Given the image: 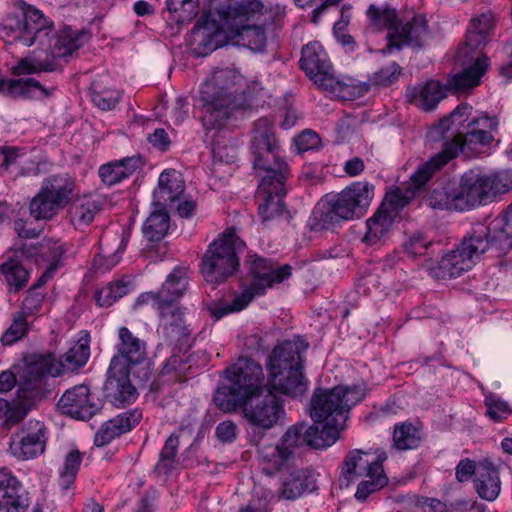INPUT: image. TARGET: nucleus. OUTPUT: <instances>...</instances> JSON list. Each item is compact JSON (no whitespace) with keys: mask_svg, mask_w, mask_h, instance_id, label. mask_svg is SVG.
<instances>
[{"mask_svg":"<svg viewBox=\"0 0 512 512\" xmlns=\"http://www.w3.org/2000/svg\"><path fill=\"white\" fill-rule=\"evenodd\" d=\"M262 8L259 0H211L209 11L191 31L193 54L205 57L223 46L228 38L236 39L252 51H263L267 42L264 27L247 24Z\"/></svg>","mask_w":512,"mask_h":512,"instance_id":"1","label":"nucleus"},{"mask_svg":"<svg viewBox=\"0 0 512 512\" xmlns=\"http://www.w3.org/2000/svg\"><path fill=\"white\" fill-rule=\"evenodd\" d=\"M367 394V385L359 382L349 385H339L332 389L318 388L311 399L310 416L321 432L329 436L335 432V442L339 439L348 412L360 403Z\"/></svg>","mask_w":512,"mask_h":512,"instance_id":"2","label":"nucleus"},{"mask_svg":"<svg viewBox=\"0 0 512 512\" xmlns=\"http://www.w3.org/2000/svg\"><path fill=\"white\" fill-rule=\"evenodd\" d=\"M223 374L228 383L218 387L213 400L216 407L225 413L237 411L241 404L261 396L265 390L263 369L251 358L240 357Z\"/></svg>","mask_w":512,"mask_h":512,"instance_id":"3","label":"nucleus"},{"mask_svg":"<svg viewBox=\"0 0 512 512\" xmlns=\"http://www.w3.org/2000/svg\"><path fill=\"white\" fill-rule=\"evenodd\" d=\"M250 284L243 292L236 296L229 304L213 310V315L219 319L228 313L244 309L256 296L264 295L269 288L282 283L292 275L289 264L280 265L272 258L249 253L244 260Z\"/></svg>","mask_w":512,"mask_h":512,"instance_id":"4","label":"nucleus"},{"mask_svg":"<svg viewBox=\"0 0 512 512\" xmlns=\"http://www.w3.org/2000/svg\"><path fill=\"white\" fill-rule=\"evenodd\" d=\"M241 76L234 69L224 68L213 72L201 85V121L206 130L220 129L230 118L236 107L235 85Z\"/></svg>","mask_w":512,"mask_h":512,"instance_id":"5","label":"nucleus"},{"mask_svg":"<svg viewBox=\"0 0 512 512\" xmlns=\"http://www.w3.org/2000/svg\"><path fill=\"white\" fill-rule=\"evenodd\" d=\"M251 151L254 169L261 177L260 186L267 188L273 185L278 193L281 192L290 177V168L266 119H259L254 124Z\"/></svg>","mask_w":512,"mask_h":512,"instance_id":"6","label":"nucleus"},{"mask_svg":"<svg viewBox=\"0 0 512 512\" xmlns=\"http://www.w3.org/2000/svg\"><path fill=\"white\" fill-rule=\"evenodd\" d=\"M89 356V343L84 339L75 343L59 361L51 354L41 355L25 367L19 382V391L24 397L34 398L41 393L46 375L55 377L64 372H73L84 366Z\"/></svg>","mask_w":512,"mask_h":512,"instance_id":"7","label":"nucleus"},{"mask_svg":"<svg viewBox=\"0 0 512 512\" xmlns=\"http://www.w3.org/2000/svg\"><path fill=\"white\" fill-rule=\"evenodd\" d=\"M12 5L21 14L8 13L1 19L0 38L27 47L35 42L43 45V38H47L51 32L44 14L24 0H14Z\"/></svg>","mask_w":512,"mask_h":512,"instance_id":"8","label":"nucleus"},{"mask_svg":"<svg viewBox=\"0 0 512 512\" xmlns=\"http://www.w3.org/2000/svg\"><path fill=\"white\" fill-rule=\"evenodd\" d=\"M77 192V184L68 174L51 175L30 200L29 215L36 221H51L70 205Z\"/></svg>","mask_w":512,"mask_h":512,"instance_id":"9","label":"nucleus"},{"mask_svg":"<svg viewBox=\"0 0 512 512\" xmlns=\"http://www.w3.org/2000/svg\"><path fill=\"white\" fill-rule=\"evenodd\" d=\"M483 231L477 225L473 227L455 249L444 255L437 265L429 268L430 276L438 280L452 279L472 269L480 256L492 249Z\"/></svg>","mask_w":512,"mask_h":512,"instance_id":"10","label":"nucleus"},{"mask_svg":"<svg viewBox=\"0 0 512 512\" xmlns=\"http://www.w3.org/2000/svg\"><path fill=\"white\" fill-rule=\"evenodd\" d=\"M244 247L245 243L232 232L214 240L201 259L200 273L204 280L218 285L234 275L240 266L237 254Z\"/></svg>","mask_w":512,"mask_h":512,"instance_id":"11","label":"nucleus"},{"mask_svg":"<svg viewBox=\"0 0 512 512\" xmlns=\"http://www.w3.org/2000/svg\"><path fill=\"white\" fill-rule=\"evenodd\" d=\"M51 30L49 36L44 39L45 46L48 44V53L45 59L39 57H27L21 59L14 67V74H33L39 72H52L57 69V59L67 58L83 45V32L72 30L67 27L58 32L53 30V25L48 21Z\"/></svg>","mask_w":512,"mask_h":512,"instance_id":"12","label":"nucleus"},{"mask_svg":"<svg viewBox=\"0 0 512 512\" xmlns=\"http://www.w3.org/2000/svg\"><path fill=\"white\" fill-rule=\"evenodd\" d=\"M374 197V186L367 181H357L331 198L326 210L320 212L322 228L327 223L352 220L362 217L368 210Z\"/></svg>","mask_w":512,"mask_h":512,"instance_id":"13","label":"nucleus"},{"mask_svg":"<svg viewBox=\"0 0 512 512\" xmlns=\"http://www.w3.org/2000/svg\"><path fill=\"white\" fill-rule=\"evenodd\" d=\"M300 67L319 88L332 93L342 90L343 83L335 76L328 55L319 42H310L302 48Z\"/></svg>","mask_w":512,"mask_h":512,"instance_id":"14","label":"nucleus"},{"mask_svg":"<svg viewBox=\"0 0 512 512\" xmlns=\"http://www.w3.org/2000/svg\"><path fill=\"white\" fill-rule=\"evenodd\" d=\"M243 418L252 426L270 430L285 420L283 401L274 393L255 396L241 404Z\"/></svg>","mask_w":512,"mask_h":512,"instance_id":"15","label":"nucleus"},{"mask_svg":"<svg viewBox=\"0 0 512 512\" xmlns=\"http://www.w3.org/2000/svg\"><path fill=\"white\" fill-rule=\"evenodd\" d=\"M130 374L140 382L146 383L151 378V369L147 365L139 371L121 370L117 372L109 366L105 393L109 401L116 407H124L137 399V391L130 381Z\"/></svg>","mask_w":512,"mask_h":512,"instance_id":"16","label":"nucleus"},{"mask_svg":"<svg viewBox=\"0 0 512 512\" xmlns=\"http://www.w3.org/2000/svg\"><path fill=\"white\" fill-rule=\"evenodd\" d=\"M117 354L111 359L110 367L117 372L121 370L139 371L146 365V343L125 326L118 331Z\"/></svg>","mask_w":512,"mask_h":512,"instance_id":"17","label":"nucleus"},{"mask_svg":"<svg viewBox=\"0 0 512 512\" xmlns=\"http://www.w3.org/2000/svg\"><path fill=\"white\" fill-rule=\"evenodd\" d=\"M47 429L37 420H30L20 431L12 434L9 450L19 460L37 457L45 451Z\"/></svg>","mask_w":512,"mask_h":512,"instance_id":"18","label":"nucleus"},{"mask_svg":"<svg viewBox=\"0 0 512 512\" xmlns=\"http://www.w3.org/2000/svg\"><path fill=\"white\" fill-rule=\"evenodd\" d=\"M62 414L79 420H88L102 407L101 400L87 385H76L64 392L58 401Z\"/></svg>","mask_w":512,"mask_h":512,"instance_id":"19","label":"nucleus"},{"mask_svg":"<svg viewBox=\"0 0 512 512\" xmlns=\"http://www.w3.org/2000/svg\"><path fill=\"white\" fill-rule=\"evenodd\" d=\"M279 443L288 448L289 452H291L294 457V450L303 445L315 449L331 446L335 443V433L325 436L321 432L320 426H316L315 424L307 426L304 422H298L285 431Z\"/></svg>","mask_w":512,"mask_h":512,"instance_id":"20","label":"nucleus"},{"mask_svg":"<svg viewBox=\"0 0 512 512\" xmlns=\"http://www.w3.org/2000/svg\"><path fill=\"white\" fill-rule=\"evenodd\" d=\"M429 34L428 22L423 14H414L403 24L398 25L393 32L387 34V50L401 49L403 46L422 48Z\"/></svg>","mask_w":512,"mask_h":512,"instance_id":"21","label":"nucleus"},{"mask_svg":"<svg viewBox=\"0 0 512 512\" xmlns=\"http://www.w3.org/2000/svg\"><path fill=\"white\" fill-rule=\"evenodd\" d=\"M457 60L463 66L461 73L452 76L449 87L456 93L466 92L480 84V79L488 68V58L483 54L470 53L469 56H460V48Z\"/></svg>","mask_w":512,"mask_h":512,"instance_id":"22","label":"nucleus"},{"mask_svg":"<svg viewBox=\"0 0 512 512\" xmlns=\"http://www.w3.org/2000/svg\"><path fill=\"white\" fill-rule=\"evenodd\" d=\"M385 459L386 456L374 458L368 452L358 449L348 452L343 460L338 478L340 488H348L358 479L369 475L375 466H382Z\"/></svg>","mask_w":512,"mask_h":512,"instance_id":"23","label":"nucleus"},{"mask_svg":"<svg viewBox=\"0 0 512 512\" xmlns=\"http://www.w3.org/2000/svg\"><path fill=\"white\" fill-rule=\"evenodd\" d=\"M485 174L474 170L465 172L457 182L459 211L471 210L479 205L489 203L485 185Z\"/></svg>","mask_w":512,"mask_h":512,"instance_id":"24","label":"nucleus"},{"mask_svg":"<svg viewBox=\"0 0 512 512\" xmlns=\"http://www.w3.org/2000/svg\"><path fill=\"white\" fill-rule=\"evenodd\" d=\"M483 228V234L498 255H505L512 249V203L506 211L493 218L487 225H477Z\"/></svg>","mask_w":512,"mask_h":512,"instance_id":"25","label":"nucleus"},{"mask_svg":"<svg viewBox=\"0 0 512 512\" xmlns=\"http://www.w3.org/2000/svg\"><path fill=\"white\" fill-rule=\"evenodd\" d=\"M30 505L28 492L6 469L0 468V512H25Z\"/></svg>","mask_w":512,"mask_h":512,"instance_id":"26","label":"nucleus"},{"mask_svg":"<svg viewBox=\"0 0 512 512\" xmlns=\"http://www.w3.org/2000/svg\"><path fill=\"white\" fill-rule=\"evenodd\" d=\"M308 347V342L300 336L282 342L273 349L269 356V368H303L302 354L306 352Z\"/></svg>","mask_w":512,"mask_h":512,"instance_id":"27","label":"nucleus"},{"mask_svg":"<svg viewBox=\"0 0 512 512\" xmlns=\"http://www.w3.org/2000/svg\"><path fill=\"white\" fill-rule=\"evenodd\" d=\"M269 384L271 389L281 394L298 397L302 396L308 387L303 375V368L273 369L269 368Z\"/></svg>","mask_w":512,"mask_h":512,"instance_id":"28","label":"nucleus"},{"mask_svg":"<svg viewBox=\"0 0 512 512\" xmlns=\"http://www.w3.org/2000/svg\"><path fill=\"white\" fill-rule=\"evenodd\" d=\"M158 313L164 336L171 342H181L192 332L184 312L177 305L159 304Z\"/></svg>","mask_w":512,"mask_h":512,"instance_id":"29","label":"nucleus"},{"mask_svg":"<svg viewBox=\"0 0 512 512\" xmlns=\"http://www.w3.org/2000/svg\"><path fill=\"white\" fill-rule=\"evenodd\" d=\"M142 419V411L139 409L128 410L118 414L105 422L96 433L94 443L96 446H104L115 438L129 432Z\"/></svg>","mask_w":512,"mask_h":512,"instance_id":"30","label":"nucleus"},{"mask_svg":"<svg viewBox=\"0 0 512 512\" xmlns=\"http://www.w3.org/2000/svg\"><path fill=\"white\" fill-rule=\"evenodd\" d=\"M101 210L102 201L99 198L77 194L67 207L66 218L75 229L82 230L94 221Z\"/></svg>","mask_w":512,"mask_h":512,"instance_id":"31","label":"nucleus"},{"mask_svg":"<svg viewBox=\"0 0 512 512\" xmlns=\"http://www.w3.org/2000/svg\"><path fill=\"white\" fill-rule=\"evenodd\" d=\"M493 140V134H489L488 131H479L466 127L462 134L444 142L443 145L450 154L453 153L454 159L457 157L459 152L470 157L478 152L480 148L490 145Z\"/></svg>","mask_w":512,"mask_h":512,"instance_id":"32","label":"nucleus"},{"mask_svg":"<svg viewBox=\"0 0 512 512\" xmlns=\"http://www.w3.org/2000/svg\"><path fill=\"white\" fill-rule=\"evenodd\" d=\"M492 27L493 15L489 11L473 18L465 42L460 47V56H469L470 53L482 54L481 49L487 43Z\"/></svg>","mask_w":512,"mask_h":512,"instance_id":"33","label":"nucleus"},{"mask_svg":"<svg viewBox=\"0 0 512 512\" xmlns=\"http://www.w3.org/2000/svg\"><path fill=\"white\" fill-rule=\"evenodd\" d=\"M185 185L181 174L174 169L164 170L158 179V186L153 192V205L166 208L184 192Z\"/></svg>","mask_w":512,"mask_h":512,"instance_id":"34","label":"nucleus"},{"mask_svg":"<svg viewBox=\"0 0 512 512\" xmlns=\"http://www.w3.org/2000/svg\"><path fill=\"white\" fill-rule=\"evenodd\" d=\"M472 107L468 104L457 106L448 116L444 117L430 131V137L436 141L443 139L444 142L449 141L462 134L459 128L469 119Z\"/></svg>","mask_w":512,"mask_h":512,"instance_id":"35","label":"nucleus"},{"mask_svg":"<svg viewBox=\"0 0 512 512\" xmlns=\"http://www.w3.org/2000/svg\"><path fill=\"white\" fill-rule=\"evenodd\" d=\"M394 211L386 210V206H379L376 212L366 220V231L362 242L373 246L381 243L388 235L394 222Z\"/></svg>","mask_w":512,"mask_h":512,"instance_id":"36","label":"nucleus"},{"mask_svg":"<svg viewBox=\"0 0 512 512\" xmlns=\"http://www.w3.org/2000/svg\"><path fill=\"white\" fill-rule=\"evenodd\" d=\"M406 96L410 103L430 111L445 97V90L438 81L429 80L422 86L409 87Z\"/></svg>","mask_w":512,"mask_h":512,"instance_id":"37","label":"nucleus"},{"mask_svg":"<svg viewBox=\"0 0 512 512\" xmlns=\"http://www.w3.org/2000/svg\"><path fill=\"white\" fill-rule=\"evenodd\" d=\"M262 471L272 476L290 466L294 457L288 448L277 444H266L259 450Z\"/></svg>","mask_w":512,"mask_h":512,"instance_id":"38","label":"nucleus"},{"mask_svg":"<svg viewBox=\"0 0 512 512\" xmlns=\"http://www.w3.org/2000/svg\"><path fill=\"white\" fill-rule=\"evenodd\" d=\"M474 486L482 499L495 500L501 489L498 469L491 462H482L477 469Z\"/></svg>","mask_w":512,"mask_h":512,"instance_id":"39","label":"nucleus"},{"mask_svg":"<svg viewBox=\"0 0 512 512\" xmlns=\"http://www.w3.org/2000/svg\"><path fill=\"white\" fill-rule=\"evenodd\" d=\"M142 161L139 156L124 158L120 161L102 165L99 168V176L103 183L113 186L129 177L136 170L140 169Z\"/></svg>","mask_w":512,"mask_h":512,"instance_id":"40","label":"nucleus"},{"mask_svg":"<svg viewBox=\"0 0 512 512\" xmlns=\"http://www.w3.org/2000/svg\"><path fill=\"white\" fill-rule=\"evenodd\" d=\"M456 197L457 181L448 179L438 182L427 194L426 201L434 209L459 211Z\"/></svg>","mask_w":512,"mask_h":512,"instance_id":"41","label":"nucleus"},{"mask_svg":"<svg viewBox=\"0 0 512 512\" xmlns=\"http://www.w3.org/2000/svg\"><path fill=\"white\" fill-rule=\"evenodd\" d=\"M453 159V153H449L443 145L440 152L432 156L426 162L420 164L411 175L410 183L414 189L423 187L438 171Z\"/></svg>","mask_w":512,"mask_h":512,"instance_id":"42","label":"nucleus"},{"mask_svg":"<svg viewBox=\"0 0 512 512\" xmlns=\"http://www.w3.org/2000/svg\"><path fill=\"white\" fill-rule=\"evenodd\" d=\"M285 184L286 183L283 184V190L279 193L276 191L277 188H274L273 185L267 188L259 185V196L264 194L263 203H260L258 207L263 222L280 217L284 213L285 204L282 198L286 194Z\"/></svg>","mask_w":512,"mask_h":512,"instance_id":"43","label":"nucleus"},{"mask_svg":"<svg viewBox=\"0 0 512 512\" xmlns=\"http://www.w3.org/2000/svg\"><path fill=\"white\" fill-rule=\"evenodd\" d=\"M153 206L154 210L146 219L142 231L148 241L159 242L166 236L168 232L170 217L165 207L160 205Z\"/></svg>","mask_w":512,"mask_h":512,"instance_id":"44","label":"nucleus"},{"mask_svg":"<svg viewBox=\"0 0 512 512\" xmlns=\"http://www.w3.org/2000/svg\"><path fill=\"white\" fill-rule=\"evenodd\" d=\"M187 286V276L180 270H174L158 291L159 304L176 305L175 302L182 297Z\"/></svg>","mask_w":512,"mask_h":512,"instance_id":"45","label":"nucleus"},{"mask_svg":"<svg viewBox=\"0 0 512 512\" xmlns=\"http://www.w3.org/2000/svg\"><path fill=\"white\" fill-rule=\"evenodd\" d=\"M0 270L10 292H18L27 285L29 272L18 260L10 259L4 262Z\"/></svg>","mask_w":512,"mask_h":512,"instance_id":"46","label":"nucleus"},{"mask_svg":"<svg viewBox=\"0 0 512 512\" xmlns=\"http://www.w3.org/2000/svg\"><path fill=\"white\" fill-rule=\"evenodd\" d=\"M367 15L370 20V27L375 31L387 29L390 33L399 25L397 11L389 7L380 8L376 5H370Z\"/></svg>","mask_w":512,"mask_h":512,"instance_id":"47","label":"nucleus"},{"mask_svg":"<svg viewBox=\"0 0 512 512\" xmlns=\"http://www.w3.org/2000/svg\"><path fill=\"white\" fill-rule=\"evenodd\" d=\"M308 474L303 469H295L289 473L281 491V498L295 500L308 490Z\"/></svg>","mask_w":512,"mask_h":512,"instance_id":"48","label":"nucleus"},{"mask_svg":"<svg viewBox=\"0 0 512 512\" xmlns=\"http://www.w3.org/2000/svg\"><path fill=\"white\" fill-rule=\"evenodd\" d=\"M365 480L361 481L355 493L358 501H365L370 494L382 489L388 483V478L384 473L383 465L375 466L369 475L365 476Z\"/></svg>","mask_w":512,"mask_h":512,"instance_id":"49","label":"nucleus"},{"mask_svg":"<svg viewBox=\"0 0 512 512\" xmlns=\"http://www.w3.org/2000/svg\"><path fill=\"white\" fill-rule=\"evenodd\" d=\"M91 100L101 110H112L119 103L120 92L106 87L101 81H94L91 84Z\"/></svg>","mask_w":512,"mask_h":512,"instance_id":"50","label":"nucleus"},{"mask_svg":"<svg viewBox=\"0 0 512 512\" xmlns=\"http://www.w3.org/2000/svg\"><path fill=\"white\" fill-rule=\"evenodd\" d=\"M82 454L77 449H72L64 459L63 467L59 472L58 484L62 490H67L74 484L80 465Z\"/></svg>","mask_w":512,"mask_h":512,"instance_id":"51","label":"nucleus"},{"mask_svg":"<svg viewBox=\"0 0 512 512\" xmlns=\"http://www.w3.org/2000/svg\"><path fill=\"white\" fill-rule=\"evenodd\" d=\"M179 447V437L171 434L164 443L160 452L159 460L155 466V471L164 475L169 474L178 464L177 450Z\"/></svg>","mask_w":512,"mask_h":512,"instance_id":"52","label":"nucleus"},{"mask_svg":"<svg viewBox=\"0 0 512 512\" xmlns=\"http://www.w3.org/2000/svg\"><path fill=\"white\" fill-rule=\"evenodd\" d=\"M393 442L399 450L416 449L421 443L420 431L411 423L396 425L393 431Z\"/></svg>","mask_w":512,"mask_h":512,"instance_id":"53","label":"nucleus"},{"mask_svg":"<svg viewBox=\"0 0 512 512\" xmlns=\"http://www.w3.org/2000/svg\"><path fill=\"white\" fill-rule=\"evenodd\" d=\"M485 181L489 202H492L498 195L508 193L512 190V171L504 170L497 173L485 174Z\"/></svg>","mask_w":512,"mask_h":512,"instance_id":"54","label":"nucleus"},{"mask_svg":"<svg viewBox=\"0 0 512 512\" xmlns=\"http://www.w3.org/2000/svg\"><path fill=\"white\" fill-rule=\"evenodd\" d=\"M4 87V93L12 98H30L32 97L33 89L41 90L45 96L49 95L46 88L43 87L41 83L34 78L7 80L6 86Z\"/></svg>","mask_w":512,"mask_h":512,"instance_id":"55","label":"nucleus"},{"mask_svg":"<svg viewBox=\"0 0 512 512\" xmlns=\"http://www.w3.org/2000/svg\"><path fill=\"white\" fill-rule=\"evenodd\" d=\"M433 246L434 242L421 232L412 233L403 243L404 252L413 259L429 255Z\"/></svg>","mask_w":512,"mask_h":512,"instance_id":"56","label":"nucleus"},{"mask_svg":"<svg viewBox=\"0 0 512 512\" xmlns=\"http://www.w3.org/2000/svg\"><path fill=\"white\" fill-rule=\"evenodd\" d=\"M484 404L487 408L485 415L494 422H500L512 413L508 403L492 393L485 395Z\"/></svg>","mask_w":512,"mask_h":512,"instance_id":"57","label":"nucleus"},{"mask_svg":"<svg viewBox=\"0 0 512 512\" xmlns=\"http://www.w3.org/2000/svg\"><path fill=\"white\" fill-rule=\"evenodd\" d=\"M28 332L27 317L17 312L12 320V323L4 332L1 337L3 345H12L13 343L22 339Z\"/></svg>","mask_w":512,"mask_h":512,"instance_id":"58","label":"nucleus"},{"mask_svg":"<svg viewBox=\"0 0 512 512\" xmlns=\"http://www.w3.org/2000/svg\"><path fill=\"white\" fill-rule=\"evenodd\" d=\"M401 71L399 64L392 62L390 65L376 71L370 81L376 86H389L398 80Z\"/></svg>","mask_w":512,"mask_h":512,"instance_id":"59","label":"nucleus"},{"mask_svg":"<svg viewBox=\"0 0 512 512\" xmlns=\"http://www.w3.org/2000/svg\"><path fill=\"white\" fill-rule=\"evenodd\" d=\"M43 300L44 294L37 291V287H31L27 291V295L22 302L21 310L19 312L26 317L33 316L40 312Z\"/></svg>","mask_w":512,"mask_h":512,"instance_id":"60","label":"nucleus"},{"mask_svg":"<svg viewBox=\"0 0 512 512\" xmlns=\"http://www.w3.org/2000/svg\"><path fill=\"white\" fill-rule=\"evenodd\" d=\"M295 146L298 153L309 150H317L321 147V138L313 130H304L295 139Z\"/></svg>","mask_w":512,"mask_h":512,"instance_id":"61","label":"nucleus"},{"mask_svg":"<svg viewBox=\"0 0 512 512\" xmlns=\"http://www.w3.org/2000/svg\"><path fill=\"white\" fill-rule=\"evenodd\" d=\"M215 434L220 442L232 443L237 438L238 428L235 422L226 420L216 426Z\"/></svg>","mask_w":512,"mask_h":512,"instance_id":"62","label":"nucleus"},{"mask_svg":"<svg viewBox=\"0 0 512 512\" xmlns=\"http://www.w3.org/2000/svg\"><path fill=\"white\" fill-rule=\"evenodd\" d=\"M415 508L419 512H449L446 504L436 498L416 497Z\"/></svg>","mask_w":512,"mask_h":512,"instance_id":"63","label":"nucleus"},{"mask_svg":"<svg viewBox=\"0 0 512 512\" xmlns=\"http://www.w3.org/2000/svg\"><path fill=\"white\" fill-rule=\"evenodd\" d=\"M466 127L475 130H483L488 131L489 134H492L498 127V120L495 117H490L487 115H482L476 118H473Z\"/></svg>","mask_w":512,"mask_h":512,"instance_id":"64","label":"nucleus"}]
</instances>
